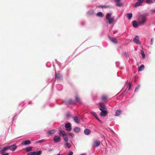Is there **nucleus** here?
Masks as SVG:
<instances>
[{"mask_svg": "<svg viewBox=\"0 0 155 155\" xmlns=\"http://www.w3.org/2000/svg\"><path fill=\"white\" fill-rule=\"evenodd\" d=\"M109 6L106 5H101L99 7L100 8H107L109 7Z\"/></svg>", "mask_w": 155, "mask_h": 155, "instance_id": "473e14b6", "label": "nucleus"}, {"mask_svg": "<svg viewBox=\"0 0 155 155\" xmlns=\"http://www.w3.org/2000/svg\"><path fill=\"white\" fill-rule=\"evenodd\" d=\"M138 2H139L140 4L143 2L144 0H137Z\"/></svg>", "mask_w": 155, "mask_h": 155, "instance_id": "a19ab883", "label": "nucleus"}, {"mask_svg": "<svg viewBox=\"0 0 155 155\" xmlns=\"http://www.w3.org/2000/svg\"><path fill=\"white\" fill-rule=\"evenodd\" d=\"M75 98L77 101L79 103H81V100L78 95H76L75 96Z\"/></svg>", "mask_w": 155, "mask_h": 155, "instance_id": "b1692460", "label": "nucleus"}, {"mask_svg": "<svg viewBox=\"0 0 155 155\" xmlns=\"http://www.w3.org/2000/svg\"><path fill=\"white\" fill-rule=\"evenodd\" d=\"M153 38H152L151 39V45H153Z\"/></svg>", "mask_w": 155, "mask_h": 155, "instance_id": "a18cd8bd", "label": "nucleus"}, {"mask_svg": "<svg viewBox=\"0 0 155 155\" xmlns=\"http://www.w3.org/2000/svg\"><path fill=\"white\" fill-rule=\"evenodd\" d=\"M80 131V128L79 127H76L74 129V131L75 132L78 133Z\"/></svg>", "mask_w": 155, "mask_h": 155, "instance_id": "412c9836", "label": "nucleus"}, {"mask_svg": "<svg viewBox=\"0 0 155 155\" xmlns=\"http://www.w3.org/2000/svg\"><path fill=\"white\" fill-rule=\"evenodd\" d=\"M68 102L70 104H74L75 103L74 101L71 99H70L68 101Z\"/></svg>", "mask_w": 155, "mask_h": 155, "instance_id": "c756f323", "label": "nucleus"}, {"mask_svg": "<svg viewBox=\"0 0 155 155\" xmlns=\"http://www.w3.org/2000/svg\"><path fill=\"white\" fill-rule=\"evenodd\" d=\"M45 141V140L44 139H43L38 141V142L39 143H41L42 142H44Z\"/></svg>", "mask_w": 155, "mask_h": 155, "instance_id": "79ce46f5", "label": "nucleus"}, {"mask_svg": "<svg viewBox=\"0 0 155 155\" xmlns=\"http://www.w3.org/2000/svg\"><path fill=\"white\" fill-rule=\"evenodd\" d=\"M133 26L134 28H137L138 26V23L137 22L135 21H134L133 22Z\"/></svg>", "mask_w": 155, "mask_h": 155, "instance_id": "aec40b11", "label": "nucleus"}, {"mask_svg": "<svg viewBox=\"0 0 155 155\" xmlns=\"http://www.w3.org/2000/svg\"><path fill=\"white\" fill-rule=\"evenodd\" d=\"M99 104L100 106V108H99V110H100L101 109L103 110L107 109L106 108L105 105L103 103H99Z\"/></svg>", "mask_w": 155, "mask_h": 155, "instance_id": "1a4fd4ad", "label": "nucleus"}, {"mask_svg": "<svg viewBox=\"0 0 155 155\" xmlns=\"http://www.w3.org/2000/svg\"><path fill=\"white\" fill-rule=\"evenodd\" d=\"M31 143V142L29 140H27L24 141L23 142V145H26L30 144Z\"/></svg>", "mask_w": 155, "mask_h": 155, "instance_id": "4be33fe9", "label": "nucleus"}, {"mask_svg": "<svg viewBox=\"0 0 155 155\" xmlns=\"http://www.w3.org/2000/svg\"><path fill=\"white\" fill-rule=\"evenodd\" d=\"M131 86V84L129 83L128 84V90H130Z\"/></svg>", "mask_w": 155, "mask_h": 155, "instance_id": "ea45409f", "label": "nucleus"}, {"mask_svg": "<svg viewBox=\"0 0 155 155\" xmlns=\"http://www.w3.org/2000/svg\"><path fill=\"white\" fill-rule=\"evenodd\" d=\"M36 152L35 151H33L28 153L27 154V155H36Z\"/></svg>", "mask_w": 155, "mask_h": 155, "instance_id": "393cba45", "label": "nucleus"}, {"mask_svg": "<svg viewBox=\"0 0 155 155\" xmlns=\"http://www.w3.org/2000/svg\"><path fill=\"white\" fill-rule=\"evenodd\" d=\"M74 121L77 123H79L80 122V120L79 118L77 117H73Z\"/></svg>", "mask_w": 155, "mask_h": 155, "instance_id": "f8f14e48", "label": "nucleus"}, {"mask_svg": "<svg viewBox=\"0 0 155 155\" xmlns=\"http://www.w3.org/2000/svg\"><path fill=\"white\" fill-rule=\"evenodd\" d=\"M100 143L101 142L100 141L96 140L94 141L93 146L95 147H97L100 145Z\"/></svg>", "mask_w": 155, "mask_h": 155, "instance_id": "0eeeda50", "label": "nucleus"}, {"mask_svg": "<svg viewBox=\"0 0 155 155\" xmlns=\"http://www.w3.org/2000/svg\"><path fill=\"white\" fill-rule=\"evenodd\" d=\"M3 155H8V153H6L3 154Z\"/></svg>", "mask_w": 155, "mask_h": 155, "instance_id": "49530a36", "label": "nucleus"}, {"mask_svg": "<svg viewBox=\"0 0 155 155\" xmlns=\"http://www.w3.org/2000/svg\"><path fill=\"white\" fill-rule=\"evenodd\" d=\"M140 4L138 2L136 3L134 5V7H137L140 5Z\"/></svg>", "mask_w": 155, "mask_h": 155, "instance_id": "7c9ffc66", "label": "nucleus"}, {"mask_svg": "<svg viewBox=\"0 0 155 155\" xmlns=\"http://www.w3.org/2000/svg\"><path fill=\"white\" fill-rule=\"evenodd\" d=\"M66 146L68 148H69L71 147L70 144H69V143H68V142H67L66 143Z\"/></svg>", "mask_w": 155, "mask_h": 155, "instance_id": "e433bc0d", "label": "nucleus"}, {"mask_svg": "<svg viewBox=\"0 0 155 155\" xmlns=\"http://www.w3.org/2000/svg\"><path fill=\"white\" fill-rule=\"evenodd\" d=\"M56 78L58 80L60 81L62 79V76L60 74H58L56 76Z\"/></svg>", "mask_w": 155, "mask_h": 155, "instance_id": "2eb2a0df", "label": "nucleus"}, {"mask_svg": "<svg viewBox=\"0 0 155 155\" xmlns=\"http://www.w3.org/2000/svg\"><path fill=\"white\" fill-rule=\"evenodd\" d=\"M65 127L66 128V130L67 131H70L71 130V124L69 123H68L65 124Z\"/></svg>", "mask_w": 155, "mask_h": 155, "instance_id": "20e7f679", "label": "nucleus"}, {"mask_svg": "<svg viewBox=\"0 0 155 155\" xmlns=\"http://www.w3.org/2000/svg\"><path fill=\"white\" fill-rule=\"evenodd\" d=\"M96 15L97 16L100 17H103L104 16V15L101 12H98L96 14Z\"/></svg>", "mask_w": 155, "mask_h": 155, "instance_id": "5701e85b", "label": "nucleus"}, {"mask_svg": "<svg viewBox=\"0 0 155 155\" xmlns=\"http://www.w3.org/2000/svg\"><path fill=\"white\" fill-rule=\"evenodd\" d=\"M66 117H67L68 118L71 117V114L69 113H68L66 114Z\"/></svg>", "mask_w": 155, "mask_h": 155, "instance_id": "c9c22d12", "label": "nucleus"}, {"mask_svg": "<svg viewBox=\"0 0 155 155\" xmlns=\"http://www.w3.org/2000/svg\"><path fill=\"white\" fill-rule=\"evenodd\" d=\"M109 38L110 40L114 43H117V39L115 38L110 37Z\"/></svg>", "mask_w": 155, "mask_h": 155, "instance_id": "4468645a", "label": "nucleus"}, {"mask_svg": "<svg viewBox=\"0 0 155 155\" xmlns=\"http://www.w3.org/2000/svg\"><path fill=\"white\" fill-rule=\"evenodd\" d=\"M63 138L64 139V140L66 141H68V138L67 137H63Z\"/></svg>", "mask_w": 155, "mask_h": 155, "instance_id": "58836bf2", "label": "nucleus"}, {"mask_svg": "<svg viewBox=\"0 0 155 155\" xmlns=\"http://www.w3.org/2000/svg\"><path fill=\"white\" fill-rule=\"evenodd\" d=\"M140 87V86L139 85H138L137 87H136L135 89V91H138V89H139Z\"/></svg>", "mask_w": 155, "mask_h": 155, "instance_id": "4c0bfd02", "label": "nucleus"}, {"mask_svg": "<svg viewBox=\"0 0 155 155\" xmlns=\"http://www.w3.org/2000/svg\"><path fill=\"white\" fill-rule=\"evenodd\" d=\"M81 155H85L84 154H81Z\"/></svg>", "mask_w": 155, "mask_h": 155, "instance_id": "603ef678", "label": "nucleus"}, {"mask_svg": "<svg viewBox=\"0 0 155 155\" xmlns=\"http://www.w3.org/2000/svg\"><path fill=\"white\" fill-rule=\"evenodd\" d=\"M120 113L121 110H117L115 112V116H118L120 114Z\"/></svg>", "mask_w": 155, "mask_h": 155, "instance_id": "f3484780", "label": "nucleus"}, {"mask_svg": "<svg viewBox=\"0 0 155 155\" xmlns=\"http://www.w3.org/2000/svg\"><path fill=\"white\" fill-rule=\"evenodd\" d=\"M134 41L137 44H140L141 42L140 41L138 36H136L134 39Z\"/></svg>", "mask_w": 155, "mask_h": 155, "instance_id": "39448f33", "label": "nucleus"}, {"mask_svg": "<svg viewBox=\"0 0 155 155\" xmlns=\"http://www.w3.org/2000/svg\"><path fill=\"white\" fill-rule=\"evenodd\" d=\"M69 135L71 136L72 137H73L74 136V134L73 133H69Z\"/></svg>", "mask_w": 155, "mask_h": 155, "instance_id": "37998d69", "label": "nucleus"}, {"mask_svg": "<svg viewBox=\"0 0 155 155\" xmlns=\"http://www.w3.org/2000/svg\"><path fill=\"white\" fill-rule=\"evenodd\" d=\"M84 132L85 134L88 135L91 133V131L88 129H86L84 130Z\"/></svg>", "mask_w": 155, "mask_h": 155, "instance_id": "9d476101", "label": "nucleus"}, {"mask_svg": "<svg viewBox=\"0 0 155 155\" xmlns=\"http://www.w3.org/2000/svg\"><path fill=\"white\" fill-rule=\"evenodd\" d=\"M122 5V4L120 3V2H117V4H116V5L118 6V7H120Z\"/></svg>", "mask_w": 155, "mask_h": 155, "instance_id": "f704fd0d", "label": "nucleus"}, {"mask_svg": "<svg viewBox=\"0 0 155 155\" xmlns=\"http://www.w3.org/2000/svg\"><path fill=\"white\" fill-rule=\"evenodd\" d=\"M32 150V148L31 147H27L26 148V152H27L30 151H31Z\"/></svg>", "mask_w": 155, "mask_h": 155, "instance_id": "a878e982", "label": "nucleus"}, {"mask_svg": "<svg viewBox=\"0 0 155 155\" xmlns=\"http://www.w3.org/2000/svg\"><path fill=\"white\" fill-rule=\"evenodd\" d=\"M144 68V66L143 64H141L139 67L138 68V71H141L143 70Z\"/></svg>", "mask_w": 155, "mask_h": 155, "instance_id": "dca6fc26", "label": "nucleus"}, {"mask_svg": "<svg viewBox=\"0 0 155 155\" xmlns=\"http://www.w3.org/2000/svg\"><path fill=\"white\" fill-rule=\"evenodd\" d=\"M31 102H29V104H31Z\"/></svg>", "mask_w": 155, "mask_h": 155, "instance_id": "3c124183", "label": "nucleus"}, {"mask_svg": "<svg viewBox=\"0 0 155 155\" xmlns=\"http://www.w3.org/2000/svg\"><path fill=\"white\" fill-rule=\"evenodd\" d=\"M42 152V151L41 150H39L38 151L36 152V154L37 155H41V153Z\"/></svg>", "mask_w": 155, "mask_h": 155, "instance_id": "72a5a7b5", "label": "nucleus"}, {"mask_svg": "<svg viewBox=\"0 0 155 155\" xmlns=\"http://www.w3.org/2000/svg\"><path fill=\"white\" fill-rule=\"evenodd\" d=\"M125 55H126V56H127V55H128L127 54V53H126V54H125Z\"/></svg>", "mask_w": 155, "mask_h": 155, "instance_id": "09e8293b", "label": "nucleus"}, {"mask_svg": "<svg viewBox=\"0 0 155 155\" xmlns=\"http://www.w3.org/2000/svg\"><path fill=\"white\" fill-rule=\"evenodd\" d=\"M120 0H115V1L116 2H120Z\"/></svg>", "mask_w": 155, "mask_h": 155, "instance_id": "de8ad7c7", "label": "nucleus"}, {"mask_svg": "<svg viewBox=\"0 0 155 155\" xmlns=\"http://www.w3.org/2000/svg\"><path fill=\"white\" fill-rule=\"evenodd\" d=\"M153 1H155V0H147L146 2L147 3L150 4L154 2Z\"/></svg>", "mask_w": 155, "mask_h": 155, "instance_id": "bb28decb", "label": "nucleus"}, {"mask_svg": "<svg viewBox=\"0 0 155 155\" xmlns=\"http://www.w3.org/2000/svg\"><path fill=\"white\" fill-rule=\"evenodd\" d=\"M91 113L95 117V118L97 120H98L100 122H101V121L100 120H99V119L97 117V114L95 112H91Z\"/></svg>", "mask_w": 155, "mask_h": 155, "instance_id": "9b49d317", "label": "nucleus"}, {"mask_svg": "<svg viewBox=\"0 0 155 155\" xmlns=\"http://www.w3.org/2000/svg\"><path fill=\"white\" fill-rule=\"evenodd\" d=\"M147 18L145 16H141L140 18L138 21L139 25H143L144 24Z\"/></svg>", "mask_w": 155, "mask_h": 155, "instance_id": "f03ea898", "label": "nucleus"}, {"mask_svg": "<svg viewBox=\"0 0 155 155\" xmlns=\"http://www.w3.org/2000/svg\"><path fill=\"white\" fill-rule=\"evenodd\" d=\"M100 110L101 111L100 114V116L104 117L107 115V109L103 110L101 109H100Z\"/></svg>", "mask_w": 155, "mask_h": 155, "instance_id": "7ed1b4c3", "label": "nucleus"}, {"mask_svg": "<svg viewBox=\"0 0 155 155\" xmlns=\"http://www.w3.org/2000/svg\"><path fill=\"white\" fill-rule=\"evenodd\" d=\"M126 16L128 18V19L129 20H130L131 18L132 17V13H128L126 14Z\"/></svg>", "mask_w": 155, "mask_h": 155, "instance_id": "6ab92c4d", "label": "nucleus"}, {"mask_svg": "<svg viewBox=\"0 0 155 155\" xmlns=\"http://www.w3.org/2000/svg\"><path fill=\"white\" fill-rule=\"evenodd\" d=\"M111 13H107L106 15V18L108 20L109 24L112 23L114 20V18L113 17H111Z\"/></svg>", "mask_w": 155, "mask_h": 155, "instance_id": "f257e3e1", "label": "nucleus"}, {"mask_svg": "<svg viewBox=\"0 0 155 155\" xmlns=\"http://www.w3.org/2000/svg\"><path fill=\"white\" fill-rule=\"evenodd\" d=\"M16 148V145L15 144H13V145L9 147V148L12 151H14Z\"/></svg>", "mask_w": 155, "mask_h": 155, "instance_id": "ddd939ff", "label": "nucleus"}, {"mask_svg": "<svg viewBox=\"0 0 155 155\" xmlns=\"http://www.w3.org/2000/svg\"><path fill=\"white\" fill-rule=\"evenodd\" d=\"M61 140L60 137L58 136H55L54 137L53 140L55 143L59 142Z\"/></svg>", "mask_w": 155, "mask_h": 155, "instance_id": "423d86ee", "label": "nucleus"}, {"mask_svg": "<svg viewBox=\"0 0 155 155\" xmlns=\"http://www.w3.org/2000/svg\"><path fill=\"white\" fill-rule=\"evenodd\" d=\"M73 152L72 151H70L69 152L68 155H73Z\"/></svg>", "mask_w": 155, "mask_h": 155, "instance_id": "c03bdc74", "label": "nucleus"}, {"mask_svg": "<svg viewBox=\"0 0 155 155\" xmlns=\"http://www.w3.org/2000/svg\"><path fill=\"white\" fill-rule=\"evenodd\" d=\"M8 148H9V147H4L2 150H1L0 151L1 152V153H3V151L6 150H7Z\"/></svg>", "mask_w": 155, "mask_h": 155, "instance_id": "cd10ccee", "label": "nucleus"}, {"mask_svg": "<svg viewBox=\"0 0 155 155\" xmlns=\"http://www.w3.org/2000/svg\"><path fill=\"white\" fill-rule=\"evenodd\" d=\"M107 97L105 95H103L102 97V99L103 101H104L107 99Z\"/></svg>", "mask_w": 155, "mask_h": 155, "instance_id": "c85d7f7f", "label": "nucleus"}, {"mask_svg": "<svg viewBox=\"0 0 155 155\" xmlns=\"http://www.w3.org/2000/svg\"><path fill=\"white\" fill-rule=\"evenodd\" d=\"M59 134L60 136L64 137L65 136H66L67 134L65 133L64 131L60 130L59 132Z\"/></svg>", "mask_w": 155, "mask_h": 155, "instance_id": "6e6552de", "label": "nucleus"}, {"mask_svg": "<svg viewBox=\"0 0 155 155\" xmlns=\"http://www.w3.org/2000/svg\"><path fill=\"white\" fill-rule=\"evenodd\" d=\"M56 132L55 130H51L49 131H48V134L49 135H51V134H53L54 133Z\"/></svg>", "mask_w": 155, "mask_h": 155, "instance_id": "a211bd4d", "label": "nucleus"}, {"mask_svg": "<svg viewBox=\"0 0 155 155\" xmlns=\"http://www.w3.org/2000/svg\"><path fill=\"white\" fill-rule=\"evenodd\" d=\"M57 155H61L60 153H58V154H57Z\"/></svg>", "mask_w": 155, "mask_h": 155, "instance_id": "8fccbe9b", "label": "nucleus"}, {"mask_svg": "<svg viewBox=\"0 0 155 155\" xmlns=\"http://www.w3.org/2000/svg\"><path fill=\"white\" fill-rule=\"evenodd\" d=\"M153 12H155V10H154Z\"/></svg>", "mask_w": 155, "mask_h": 155, "instance_id": "864d4df0", "label": "nucleus"}, {"mask_svg": "<svg viewBox=\"0 0 155 155\" xmlns=\"http://www.w3.org/2000/svg\"><path fill=\"white\" fill-rule=\"evenodd\" d=\"M141 54L143 58H144L145 57V54L143 50H142L141 51Z\"/></svg>", "mask_w": 155, "mask_h": 155, "instance_id": "2f4dec72", "label": "nucleus"}]
</instances>
